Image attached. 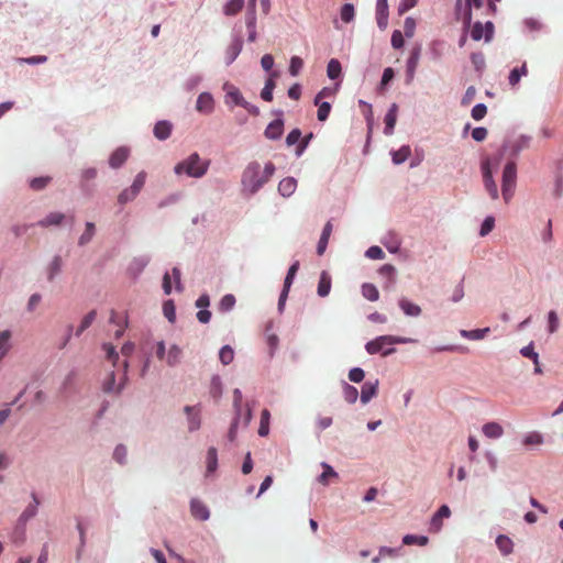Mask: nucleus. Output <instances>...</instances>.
<instances>
[{
  "label": "nucleus",
  "mask_w": 563,
  "mask_h": 563,
  "mask_svg": "<svg viewBox=\"0 0 563 563\" xmlns=\"http://www.w3.org/2000/svg\"><path fill=\"white\" fill-rule=\"evenodd\" d=\"M170 133L172 124L168 121H158L154 126V135L161 141L168 139Z\"/></svg>",
  "instance_id": "22"
},
{
  "label": "nucleus",
  "mask_w": 563,
  "mask_h": 563,
  "mask_svg": "<svg viewBox=\"0 0 563 563\" xmlns=\"http://www.w3.org/2000/svg\"><path fill=\"white\" fill-rule=\"evenodd\" d=\"M397 110L398 107L396 103L391 104L390 109L386 113L385 117V134L390 135L393 134L396 121H397Z\"/></svg>",
  "instance_id": "20"
},
{
  "label": "nucleus",
  "mask_w": 563,
  "mask_h": 563,
  "mask_svg": "<svg viewBox=\"0 0 563 563\" xmlns=\"http://www.w3.org/2000/svg\"><path fill=\"white\" fill-rule=\"evenodd\" d=\"M362 295L369 301H377L379 298L378 289L375 285L366 283L362 286Z\"/></svg>",
  "instance_id": "31"
},
{
  "label": "nucleus",
  "mask_w": 563,
  "mask_h": 563,
  "mask_svg": "<svg viewBox=\"0 0 563 563\" xmlns=\"http://www.w3.org/2000/svg\"><path fill=\"white\" fill-rule=\"evenodd\" d=\"M298 269H299V262L296 261L295 263L291 264V266L289 267L288 273L286 275L284 283L287 284V287L291 286L292 280H294Z\"/></svg>",
  "instance_id": "59"
},
{
  "label": "nucleus",
  "mask_w": 563,
  "mask_h": 563,
  "mask_svg": "<svg viewBox=\"0 0 563 563\" xmlns=\"http://www.w3.org/2000/svg\"><path fill=\"white\" fill-rule=\"evenodd\" d=\"M317 117L319 121H325L331 111V104L327 101H319Z\"/></svg>",
  "instance_id": "49"
},
{
  "label": "nucleus",
  "mask_w": 563,
  "mask_h": 563,
  "mask_svg": "<svg viewBox=\"0 0 563 563\" xmlns=\"http://www.w3.org/2000/svg\"><path fill=\"white\" fill-rule=\"evenodd\" d=\"M163 311H164L165 317L170 322L175 321V306H174L173 301H170V300L166 301L163 306Z\"/></svg>",
  "instance_id": "61"
},
{
  "label": "nucleus",
  "mask_w": 563,
  "mask_h": 563,
  "mask_svg": "<svg viewBox=\"0 0 563 563\" xmlns=\"http://www.w3.org/2000/svg\"><path fill=\"white\" fill-rule=\"evenodd\" d=\"M323 472L319 476L318 481L322 485H328L330 482V478H336L338 473L327 463H322Z\"/></svg>",
  "instance_id": "33"
},
{
  "label": "nucleus",
  "mask_w": 563,
  "mask_h": 563,
  "mask_svg": "<svg viewBox=\"0 0 563 563\" xmlns=\"http://www.w3.org/2000/svg\"><path fill=\"white\" fill-rule=\"evenodd\" d=\"M242 38L240 36L234 37L225 49L224 59L227 65H231L236 59L242 51Z\"/></svg>",
  "instance_id": "7"
},
{
  "label": "nucleus",
  "mask_w": 563,
  "mask_h": 563,
  "mask_svg": "<svg viewBox=\"0 0 563 563\" xmlns=\"http://www.w3.org/2000/svg\"><path fill=\"white\" fill-rule=\"evenodd\" d=\"M303 67V60L298 56L290 58L289 73L291 76H298Z\"/></svg>",
  "instance_id": "51"
},
{
  "label": "nucleus",
  "mask_w": 563,
  "mask_h": 563,
  "mask_svg": "<svg viewBox=\"0 0 563 563\" xmlns=\"http://www.w3.org/2000/svg\"><path fill=\"white\" fill-rule=\"evenodd\" d=\"M190 512H191L192 517H195L198 520H202V521L207 520L210 516V512H209V509L207 508V506L198 499H192L190 501Z\"/></svg>",
  "instance_id": "12"
},
{
  "label": "nucleus",
  "mask_w": 563,
  "mask_h": 563,
  "mask_svg": "<svg viewBox=\"0 0 563 563\" xmlns=\"http://www.w3.org/2000/svg\"><path fill=\"white\" fill-rule=\"evenodd\" d=\"M223 90L225 91V103L227 104L233 103L234 106L242 107L250 114L255 115V117L260 114L258 108L256 106L251 104L250 102H247L243 98V96H242L241 91L239 90V88H236L234 85L225 82L223 85Z\"/></svg>",
  "instance_id": "4"
},
{
  "label": "nucleus",
  "mask_w": 563,
  "mask_h": 563,
  "mask_svg": "<svg viewBox=\"0 0 563 563\" xmlns=\"http://www.w3.org/2000/svg\"><path fill=\"white\" fill-rule=\"evenodd\" d=\"M62 265H63V262H62L60 256L57 255L52 260V262L48 265V274H47L48 280H53L55 278V276L57 274H59V272L62 269Z\"/></svg>",
  "instance_id": "36"
},
{
  "label": "nucleus",
  "mask_w": 563,
  "mask_h": 563,
  "mask_svg": "<svg viewBox=\"0 0 563 563\" xmlns=\"http://www.w3.org/2000/svg\"><path fill=\"white\" fill-rule=\"evenodd\" d=\"M419 58H420V48L416 47L410 52L409 58L407 60L408 81H410L415 76L416 69L419 64Z\"/></svg>",
  "instance_id": "16"
},
{
  "label": "nucleus",
  "mask_w": 563,
  "mask_h": 563,
  "mask_svg": "<svg viewBox=\"0 0 563 563\" xmlns=\"http://www.w3.org/2000/svg\"><path fill=\"white\" fill-rule=\"evenodd\" d=\"M145 180H146V173L145 172H140L136 177L134 178V181L133 184L131 185V187L137 192L140 194V191L142 190V188L144 187L145 185Z\"/></svg>",
  "instance_id": "56"
},
{
  "label": "nucleus",
  "mask_w": 563,
  "mask_h": 563,
  "mask_svg": "<svg viewBox=\"0 0 563 563\" xmlns=\"http://www.w3.org/2000/svg\"><path fill=\"white\" fill-rule=\"evenodd\" d=\"M183 351L177 345H172L166 355V363L168 366H175L180 362Z\"/></svg>",
  "instance_id": "28"
},
{
  "label": "nucleus",
  "mask_w": 563,
  "mask_h": 563,
  "mask_svg": "<svg viewBox=\"0 0 563 563\" xmlns=\"http://www.w3.org/2000/svg\"><path fill=\"white\" fill-rule=\"evenodd\" d=\"M12 332L10 330L0 331V362L11 349Z\"/></svg>",
  "instance_id": "23"
},
{
  "label": "nucleus",
  "mask_w": 563,
  "mask_h": 563,
  "mask_svg": "<svg viewBox=\"0 0 563 563\" xmlns=\"http://www.w3.org/2000/svg\"><path fill=\"white\" fill-rule=\"evenodd\" d=\"M129 150L126 147H118L109 158V165L112 168L121 167L129 157Z\"/></svg>",
  "instance_id": "13"
},
{
  "label": "nucleus",
  "mask_w": 563,
  "mask_h": 563,
  "mask_svg": "<svg viewBox=\"0 0 563 563\" xmlns=\"http://www.w3.org/2000/svg\"><path fill=\"white\" fill-rule=\"evenodd\" d=\"M65 219V216L60 212H52L38 222V225L47 228L51 225H59Z\"/></svg>",
  "instance_id": "27"
},
{
  "label": "nucleus",
  "mask_w": 563,
  "mask_h": 563,
  "mask_svg": "<svg viewBox=\"0 0 563 563\" xmlns=\"http://www.w3.org/2000/svg\"><path fill=\"white\" fill-rule=\"evenodd\" d=\"M244 7V0H230L223 9L225 15H235Z\"/></svg>",
  "instance_id": "32"
},
{
  "label": "nucleus",
  "mask_w": 563,
  "mask_h": 563,
  "mask_svg": "<svg viewBox=\"0 0 563 563\" xmlns=\"http://www.w3.org/2000/svg\"><path fill=\"white\" fill-rule=\"evenodd\" d=\"M332 228L333 227L331 221H328L322 230V234L317 245L318 255H322L325 252L330 235L332 233Z\"/></svg>",
  "instance_id": "19"
},
{
  "label": "nucleus",
  "mask_w": 563,
  "mask_h": 563,
  "mask_svg": "<svg viewBox=\"0 0 563 563\" xmlns=\"http://www.w3.org/2000/svg\"><path fill=\"white\" fill-rule=\"evenodd\" d=\"M402 542L406 545L418 544L420 547H424L428 544L429 539L424 536L407 534L404 537Z\"/></svg>",
  "instance_id": "38"
},
{
  "label": "nucleus",
  "mask_w": 563,
  "mask_h": 563,
  "mask_svg": "<svg viewBox=\"0 0 563 563\" xmlns=\"http://www.w3.org/2000/svg\"><path fill=\"white\" fill-rule=\"evenodd\" d=\"M331 283L332 280L330 274L325 271L321 272L317 290L320 297H325L329 295L331 290Z\"/></svg>",
  "instance_id": "21"
},
{
  "label": "nucleus",
  "mask_w": 563,
  "mask_h": 563,
  "mask_svg": "<svg viewBox=\"0 0 563 563\" xmlns=\"http://www.w3.org/2000/svg\"><path fill=\"white\" fill-rule=\"evenodd\" d=\"M343 396L344 399L349 404H354L357 400L358 391L354 386L349 385L347 383H344L343 385Z\"/></svg>",
  "instance_id": "42"
},
{
  "label": "nucleus",
  "mask_w": 563,
  "mask_h": 563,
  "mask_svg": "<svg viewBox=\"0 0 563 563\" xmlns=\"http://www.w3.org/2000/svg\"><path fill=\"white\" fill-rule=\"evenodd\" d=\"M411 155V148L409 145H404L399 150L391 153L393 163L399 165L406 162Z\"/></svg>",
  "instance_id": "26"
},
{
  "label": "nucleus",
  "mask_w": 563,
  "mask_h": 563,
  "mask_svg": "<svg viewBox=\"0 0 563 563\" xmlns=\"http://www.w3.org/2000/svg\"><path fill=\"white\" fill-rule=\"evenodd\" d=\"M297 188V180L294 177H286L278 184V191L283 197H290Z\"/></svg>",
  "instance_id": "17"
},
{
  "label": "nucleus",
  "mask_w": 563,
  "mask_h": 563,
  "mask_svg": "<svg viewBox=\"0 0 563 563\" xmlns=\"http://www.w3.org/2000/svg\"><path fill=\"white\" fill-rule=\"evenodd\" d=\"M487 113V107L484 103H478L472 109V118L476 121L482 120Z\"/></svg>",
  "instance_id": "57"
},
{
  "label": "nucleus",
  "mask_w": 563,
  "mask_h": 563,
  "mask_svg": "<svg viewBox=\"0 0 563 563\" xmlns=\"http://www.w3.org/2000/svg\"><path fill=\"white\" fill-rule=\"evenodd\" d=\"M517 179V167L515 162H508L503 172L501 194L506 203L514 196Z\"/></svg>",
  "instance_id": "5"
},
{
  "label": "nucleus",
  "mask_w": 563,
  "mask_h": 563,
  "mask_svg": "<svg viewBox=\"0 0 563 563\" xmlns=\"http://www.w3.org/2000/svg\"><path fill=\"white\" fill-rule=\"evenodd\" d=\"M450 516H451V510H450L449 506H446V505L441 506L431 519L430 530L433 532H439L442 528V519L449 518Z\"/></svg>",
  "instance_id": "11"
},
{
  "label": "nucleus",
  "mask_w": 563,
  "mask_h": 563,
  "mask_svg": "<svg viewBox=\"0 0 563 563\" xmlns=\"http://www.w3.org/2000/svg\"><path fill=\"white\" fill-rule=\"evenodd\" d=\"M275 165L272 162L266 163L262 170L260 163H250L242 175V186L250 194H255L260 190L274 175Z\"/></svg>",
  "instance_id": "1"
},
{
  "label": "nucleus",
  "mask_w": 563,
  "mask_h": 563,
  "mask_svg": "<svg viewBox=\"0 0 563 563\" xmlns=\"http://www.w3.org/2000/svg\"><path fill=\"white\" fill-rule=\"evenodd\" d=\"M366 256L372 260H382L384 258L385 254L379 246H371L366 251Z\"/></svg>",
  "instance_id": "63"
},
{
  "label": "nucleus",
  "mask_w": 563,
  "mask_h": 563,
  "mask_svg": "<svg viewBox=\"0 0 563 563\" xmlns=\"http://www.w3.org/2000/svg\"><path fill=\"white\" fill-rule=\"evenodd\" d=\"M496 544L499 549V551L507 555L509 553L512 552V547H514V543L512 541L506 537V536H498L497 539H496Z\"/></svg>",
  "instance_id": "30"
},
{
  "label": "nucleus",
  "mask_w": 563,
  "mask_h": 563,
  "mask_svg": "<svg viewBox=\"0 0 563 563\" xmlns=\"http://www.w3.org/2000/svg\"><path fill=\"white\" fill-rule=\"evenodd\" d=\"M125 380H126V375L124 373L122 380L119 383V385H115V375L113 372H111L109 377L103 383V390L106 393H120L123 388Z\"/></svg>",
  "instance_id": "18"
},
{
  "label": "nucleus",
  "mask_w": 563,
  "mask_h": 563,
  "mask_svg": "<svg viewBox=\"0 0 563 563\" xmlns=\"http://www.w3.org/2000/svg\"><path fill=\"white\" fill-rule=\"evenodd\" d=\"M522 443L528 448L541 445L543 443V437L539 432H530L525 435Z\"/></svg>",
  "instance_id": "35"
},
{
  "label": "nucleus",
  "mask_w": 563,
  "mask_h": 563,
  "mask_svg": "<svg viewBox=\"0 0 563 563\" xmlns=\"http://www.w3.org/2000/svg\"><path fill=\"white\" fill-rule=\"evenodd\" d=\"M341 63L338 59H331L328 63L327 75L330 79H336L341 75Z\"/></svg>",
  "instance_id": "39"
},
{
  "label": "nucleus",
  "mask_w": 563,
  "mask_h": 563,
  "mask_svg": "<svg viewBox=\"0 0 563 563\" xmlns=\"http://www.w3.org/2000/svg\"><path fill=\"white\" fill-rule=\"evenodd\" d=\"M196 109L201 113L210 114L214 109L213 97L209 92L200 93L197 98Z\"/></svg>",
  "instance_id": "8"
},
{
  "label": "nucleus",
  "mask_w": 563,
  "mask_h": 563,
  "mask_svg": "<svg viewBox=\"0 0 563 563\" xmlns=\"http://www.w3.org/2000/svg\"><path fill=\"white\" fill-rule=\"evenodd\" d=\"M52 178L49 176H42V177H35L30 180V187L35 190H42L44 189L49 183Z\"/></svg>",
  "instance_id": "45"
},
{
  "label": "nucleus",
  "mask_w": 563,
  "mask_h": 563,
  "mask_svg": "<svg viewBox=\"0 0 563 563\" xmlns=\"http://www.w3.org/2000/svg\"><path fill=\"white\" fill-rule=\"evenodd\" d=\"M255 8H256V0H250L249 1V12H247V18H246L247 27H254V24L256 23Z\"/></svg>",
  "instance_id": "54"
},
{
  "label": "nucleus",
  "mask_w": 563,
  "mask_h": 563,
  "mask_svg": "<svg viewBox=\"0 0 563 563\" xmlns=\"http://www.w3.org/2000/svg\"><path fill=\"white\" fill-rule=\"evenodd\" d=\"M520 353L522 354V356L531 358L533 363H538L539 355L537 352H534L532 343L522 347Z\"/></svg>",
  "instance_id": "60"
},
{
  "label": "nucleus",
  "mask_w": 563,
  "mask_h": 563,
  "mask_svg": "<svg viewBox=\"0 0 563 563\" xmlns=\"http://www.w3.org/2000/svg\"><path fill=\"white\" fill-rule=\"evenodd\" d=\"M235 305V297L231 294H228L222 297L219 302V309L223 312L231 310Z\"/></svg>",
  "instance_id": "50"
},
{
  "label": "nucleus",
  "mask_w": 563,
  "mask_h": 563,
  "mask_svg": "<svg viewBox=\"0 0 563 563\" xmlns=\"http://www.w3.org/2000/svg\"><path fill=\"white\" fill-rule=\"evenodd\" d=\"M490 332L489 328L476 329V330H461L460 334L464 339L477 341L483 340Z\"/></svg>",
  "instance_id": "25"
},
{
  "label": "nucleus",
  "mask_w": 563,
  "mask_h": 563,
  "mask_svg": "<svg viewBox=\"0 0 563 563\" xmlns=\"http://www.w3.org/2000/svg\"><path fill=\"white\" fill-rule=\"evenodd\" d=\"M139 194L130 186L129 188H125L121 191V194L118 196V202L120 205H125L129 201H132L136 198Z\"/></svg>",
  "instance_id": "44"
},
{
  "label": "nucleus",
  "mask_w": 563,
  "mask_h": 563,
  "mask_svg": "<svg viewBox=\"0 0 563 563\" xmlns=\"http://www.w3.org/2000/svg\"><path fill=\"white\" fill-rule=\"evenodd\" d=\"M482 432L489 439H499L504 434V428L498 422H487L482 427Z\"/></svg>",
  "instance_id": "15"
},
{
  "label": "nucleus",
  "mask_w": 563,
  "mask_h": 563,
  "mask_svg": "<svg viewBox=\"0 0 563 563\" xmlns=\"http://www.w3.org/2000/svg\"><path fill=\"white\" fill-rule=\"evenodd\" d=\"M192 410H194V408L189 407V406H187L185 408V411L189 416V430L190 431L197 430L200 427V420H199L198 416L197 415H194V416L191 415Z\"/></svg>",
  "instance_id": "58"
},
{
  "label": "nucleus",
  "mask_w": 563,
  "mask_h": 563,
  "mask_svg": "<svg viewBox=\"0 0 563 563\" xmlns=\"http://www.w3.org/2000/svg\"><path fill=\"white\" fill-rule=\"evenodd\" d=\"M364 371L360 367H354L349 373V378L351 382L361 383L364 379Z\"/></svg>",
  "instance_id": "62"
},
{
  "label": "nucleus",
  "mask_w": 563,
  "mask_h": 563,
  "mask_svg": "<svg viewBox=\"0 0 563 563\" xmlns=\"http://www.w3.org/2000/svg\"><path fill=\"white\" fill-rule=\"evenodd\" d=\"M413 340L408 338H401V336H394V335H382L376 338L375 340L369 341L365 349L369 354H376L379 352H383V355H389L395 352V349H388L384 351L385 345H393V344H404L408 342H412Z\"/></svg>",
  "instance_id": "3"
},
{
  "label": "nucleus",
  "mask_w": 563,
  "mask_h": 563,
  "mask_svg": "<svg viewBox=\"0 0 563 563\" xmlns=\"http://www.w3.org/2000/svg\"><path fill=\"white\" fill-rule=\"evenodd\" d=\"M399 307L407 316L417 317L421 313V308L407 299H400Z\"/></svg>",
  "instance_id": "29"
},
{
  "label": "nucleus",
  "mask_w": 563,
  "mask_h": 563,
  "mask_svg": "<svg viewBox=\"0 0 563 563\" xmlns=\"http://www.w3.org/2000/svg\"><path fill=\"white\" fill-rule=\"evenodd\" d=\"M284 132V122L280 119L272 121L265 129V136L269 140H278Z\"/></svg>",
  "instance_id": "14"
},
{
  "label": "nucleus",
  "mask_w": 563,
  "mask_h": 563,
  "mask_svg": "<svg viewBox=\"0 0 563 563\" xmlns=\"http://www.w3.org/2000/svg\"><path fill=\"white\" fill-rule=\"evenodd\" d=\"M482 170H483V180H484V185H485L487 192L489 194L492 199H494V200L498 199V197H499L498 188L493 178V174H492L488 161H485L483 163Z\"/></svg>",
  "instance_id": "6"
},
{
  "label": "nucleus",
  "mask_w": 563,
  "mask_h": 563,
  "mask_svg": "<svg viewBox=\"0 0 563 563\" xmlns=\"http://www.w3.org/2000/svg\"><path fill=\"white\" fill-rule=\"evenodd\" d=\"M275 88V81L273 78H268L265 82L264 88L261 91V97L265 101H272L273 100V90Z\"/></svg>",
  "instance_id": "48"
},
{
  "label": "nucleus",
  "mask_w": 563,
  "mask_h": 563,
  "mask_svg": "<svg viewBox=\"0 0 563 563\" xmlns=\"http://www.w3.org/2000/svg\"><path fill=\"white\" fill-rule=\"evenodd\" d=\"M378 380L375 383L366 382L362 387L361 401L367 404L377 394Z\"/></svg>",
  "instance_id": "24"
},
{
  "label": "nucleus",
  "mask_w": 563,
  "mask_h": 563,
  "mask_svg": "<svg viewBox=\"0 0 563 563\" xmlns=\"http://www.w3.org/2000/svg\"><path fill=\"white\" fill-rule=\"evenodd\" d=\"M126 455H128L126 448L123 444L117 445V448L114 449V452H113V459L118 463L124 464L126 462Z\"/></svg>",
  "instance_id": "53"
},
{
  "label": "nucleus",
  "mask_w": 563,
  "mask_h": 563,
  "mask_svg": "<svg viewBox=\"0 0 563 563\" xmlns=\"http://www.w3.org/2000/svg\"><path fill=\"white\" fill-rule=\"evenodd\" d=\"M218 466V453L216 448H210L207 452V472L213 473Z\"/></svg>",
  "instance_id": "37"
},
{
  "label": "nucleus",
  "mask_w": 563,
  "mask_h": 563,
  "mask_svg": "<svg viewBox=\"0 0 563 563\" xmlns=\"http://www.w3.org/2000/svg\"><path fill=\"white\" fill-rule=\"evenodd\" d=\"M354 15H355V10H354L353 4H351V3H345V4L341 8L340 16H341V20H342L343 22H345V23H350L351 21H353Z\"/></svg>",
  "instance_id": "47"
},
{
  "label": "nucleus",
  "mask_w": 563,
  "mask_h": 563,
  "mask_svg": "<svg viewBox=\"0 0 563 563\" xmlns=\"http://www.w3.org/2000/svg\"><path fill=\"white\" fill-rule=\"evenodd\" d=\"M221 379L219 376H213L210 385V394L214 399H218L221 396Z\"/></svg>",
  "instance_id": "52"
},
{
  "label": "nucleus",
  "mask_w": 563,
  "mask_h": 563,
  "mask_svg": "<svg viewBox=\"0 0 563 563\" xmlns=\"http://www.w3.org/2000/svg\"><path fill=\"white\" fill-rule=\"evenodd\" d=\"M388 2L387 0H377L376 2V21L379 29H386L388 24Z\"/></svg>",
  "instance_id": "9"
},
{
  "label": "nucleus",
  "mask_w": 563,
  "mask_h": 563,
  "mask_svg": "<svg viewBox=\"0 0 563 563\" xmlns=\"http://www.w3.org/2000/svg\"><path fill=\"white\" fill-rule=\"evenodd\" d=\"M493 23L487 22L485 26L481 22H476L471 30V37L474 41H481L484 36V29L486 30L485 40L489 41L493 34Z\"/></svg>",
  "instance_id": "10"
},
{
  "label": "nucleus",
  "mask_w": 563,
  "mask_h": 563,
  "mask_svg": "<svg viewBox=\"0 0 563 563\" xmlns=\"http://www.w3.org/2000/svg\"><path fill=\"white\" fill-rule=\"evenodd\" d=\"M95 231H96L95 224L92 222H87L86 230L79 238V241H78L79 245H85V244L89 243L91 241L92 236L95 235Z\"/></svg>",
  "instance_id": "46"
},
{
  "label": "nucleus",
  "mask_w": 563,
  "mask_h": 563,
  "mask_svg": "<svg viewBox=\"0 0 563 563\" xmlns=\"http://www.w3.org/2000/svg\"><path fill=\"white\" fill-rule=\"evenodd\" d=\"M404 36L399 30H395L391 34V45L394 48H401L404 46Z\"/></svg>",
  "instance_id": "64"
},
{
  "label": "nucleus",
  "mask_w": 563,
  "mask_h": 563,
  "mask_svg": "<svg viewBox=\"0 0 563 563\" xmlns=\"http://www.w3.org/2000/svg\"><path fill=\"white\" fill-rule=\"evenodd\" d=\"M219 358L223 365H229L233 362L234 351L230 345H224L219 353Z\"/></svg>",
  "instance_id": "43"
},
{
  "label": "nucleus",
  "mask_w": 563,
  "mask_h": 563,
  "mask_svg": "<svg viewBox=\"0 0 563 563\" xmlns=\"http://www.w3.org/2000/svg\"><path fill=\"white\" fill-rule=\"evenodd\" d=\"M269 418H271L269 411L267 409H264L261 413V423H260V428H258V434L261 437H265L268 434Z\"/></svg>",
  "instance_id": "40"
},
{
  "label": "nucleus",
  "mask_w": 563,
  "mask_h": 563,
  "mask_svg": "<svg viewBox=\"0 0 563 563\" xmlns=\"http://www.w3.org/2000/svg\"><path fill=\"white\" fill-rule=\"evenodd\" d=\"M96 317H97L96 310H91L90 312H88L82 318L80 325L76 330V332H75L76 336H79L85 330H87L91 325V323L95 321Z\"/></svg>",
  "instance_id": "34"
},
{
  "label": "nucleus",
  "mask_w": 563,
  "mask_h": 563,
  "mask_svg": "<svg viewBox=\"0 0 563 563\" xmlns=\"http://www.w3.org/2000/svg\"><path fill=\"white\" fill-rule=\"evenodd\" d=\"M33 500H34V504L29 505L24 509V511L21 514L20 521L25 522V521H27L29 519L33 518L36 515L37 506H38V500L35 497V495H33Z\"/></svg>",
  "instance_id": "41"
},
{
  "label": "nucleus",
  "mask_w": 563,
  "mask_h": 563,
  "mask_svg": "<svg viewBox=\"0 0 563 563\" xmlns=\"http://www.w3.org/2000/svg\"><path fill=\"white\" fill-rule=\"evenodd\" d=\"M495 227V219L493 217H487L482 223L479 235L486 236L489 234Z\"/></svg>",
  "instance_id": "55"
},
{
  "label": "nucleus",
  "mask_w": 563,
  "mask_h": 563,
  "mask_svg": "<svg viewBox=\"0 0 563 563\" xmlns=\"http://www.w3.org/2000/svg\"><path fill=\"white\" fill-rule=\"evenodd\" d=\"M209 164V161L201 159L198 153H192L179 162L174 167V172L176 175L186 174L188 177L200 178L207 174Z\"/></svg>",
  "instance_id": "2"
}]
</instances>
